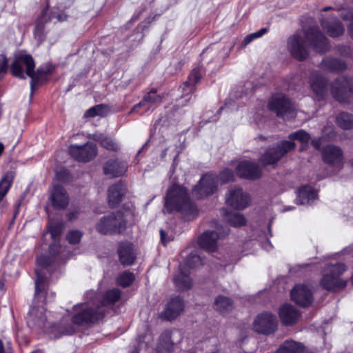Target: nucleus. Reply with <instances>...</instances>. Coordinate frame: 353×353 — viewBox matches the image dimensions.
I'll return each mask as SVG.
<instances>
[{
    "mask_svg": "<svg viewBox=\"0 0 353 353\" xmlns=\"http://www.w3.org/2000/svg\"><path fill=\"white\" fill-rule=\"evenodd\" d=\"M165 205L168 211L180 212L187 221L192 220L197 215V209L190 202L187 190L179 185H174L168 190Z\"/></svg>",
    "mask_w": 353,
    "mask_h": 353,
    "instance_id": "3",
    "label": "nucleus"
},
{
    "mask_svg": "<svg viewBox=\"0 0 353 353\" xmlns=\"http://www.w3.org/2000/svg\"><path fill=\"white\" fill-rule=\"evenodd\" d=\"M214 308L219 313L225 314L233 309V303L230 298L220 295L215 299Z\"/></svg>",
    "mask_w": 353,
    "mask_h": 353,
    "instance_id": "32",
    "label": "nucleus"
},
{
    "mask_svg": "<svg viewBox=\"0 0 353 353\" xmlns=\"http://www.w3.org/2000/svg\"><path fill=\"white\" fill-rule=\"evenodd\" d=\"M160 234L161 242L164 245L170 241H172L175 237V233L170 229L161 230L160 231Z\"/></svg>",
    "mask_w": 353,
    "mask_h": 353,
    "instance_id": "44",
    "label": "nucleus"
},
{
    "mask_svg": "<svg viewBox=\"0 0 353 353\" xmlns=\"http://www.w3.org/2000/svg\"><path fill=\"white\" fill-rule=\"evenodd\" d=\"M221 236L222 234L216 231H207L200 236L199 244L202 248L214 252L216 249V240Z\"/></svg>",
    "mask_w": 353,
    "mask_h": 353,
    "instance_id": "26",
    "label": "nucleus"
},
{
    "mask_svg": "<svg viewBox=\"0 0 353 353\" xmlns=\"http://www.w3.org/2000/svg\"><path fill=\"white\" fill-rule=\"evenodd\" d=\"M234 174L228 168L224 169L218 177L214 174H206L199 181L192 190L193 196L196 199H202L213 194L216 190L220 182L221 184L233 181Z\"/></svg>",
    "mask_w": 353,
    "mask_h": 353,
    "instance_id": "6",
    "label": "nucleus"
},
{
    "mask_svg": "<svg viewBox=\"0 0 353 353\" xmlns=\"http://www.w3.org/2000/svg\"><path fill=\"white\" fill-rule=\"evenodd\" d=\"M94 136L96 137L95 139L97 141H99L101 142V145L105 148L106 149L110 150H117V149H119V144L117 142L114 141L112 139L105 137L104 135L101 134L99 135L95 134Z\"/></svg>",
    "mask_w": 353,
    "mask_h": 353,
    "instance_id": "41",
    "label": "nucleus"
},
{
    "mask_svg": "<svg viewBox=\"0 0 353 353\" xmlns=\"http://www.w3.org/2000/svg\"><path fill=\"white\" fill-rule=\"evenodd\" d=\"M203 74L204 71L202 67L197 66L192 69L189 74L188 81L181 87L183 97L194 92L195 85L201 81Z\"/></svg>",
    "mask_w": 353,
    "mask_h": 353,
    "instance_id": "20",
    "label": "nucleus"
},
{
    "mask_svg": "<svg viewBox=\"0 0 353 353\" xmlns=\"http://www.w3.org/2000/svg\"><path fill=\"white\" fill-rule=\"evenodd\" d=\"M37 279L35 281V298L37 299L39 296L44 293L46 287V278L43 275V270L37 269L35 270Z\"/></svg>",
    "mask_w": 353,
    "mask_h": 353,
    "instance_id": "36",
    "label": "nucleus"
},
{
    "mask_svg": "<svg viewBox=\"0 0 353 353\" xmlns=\"http://www.w3.org/2000/svg\"><path fill=\"white\" fill-rule=\"evenodd\" d=\"M30 353H38V352L37 351H33V352H32Z\"/></svg>",
    "mask_w": 353,
    "mask_h": 353,
    "instance_id": "58",
    "label": "nucleus"
},
{
    "mask_svg": "<svg viewBox=\"0 0 353 353\" xmlns=\"http://www.w3.org/2000/svg\"><path fill=\"white\" fill-rule=\"evenodd\" d=\"M0 353H11V348L8 347L5 348L3 341L0 339Z\"/></svg>",
    "mask_w": 353,
    "mask_h": 353,
    "instance_id": "49",
    "label": "nucleus"
},
{
    "mask_svg": "<svg viewBox=\"0 0 353 353\" xmlns=\"http://www.w3.org/2000/svg\"><path fill=\"white\" fill-rule=\"evenodd\" d=\"M317 194L311 186H303L297 192L296 203L301 205L309 204L316 199Z\"/></svg>",
    "mask_w": 353,
    "mask_h": 353,
    "instance_id": "30",
    "label": "nucleus"
},
{
    "mask_svg": "<svg viewBox=\"0 0 353 353\" xmlns=\"http://www.w3.org/2000/svg\"><path fill=\"white\" fill-rule=\"evenodd\" d=\"M62 230L63 226L61 224H51L48 227V232L50 233V235L53 239H55L60 235Z\"/></svg>",
    "mask_w": 353,
    "mask_h": 353,
    "instance_id": "46",
    "label": "nucleus"
},
{
    "mask_svg": "<svg viewBox=\"0 0 353 353\" xmlns=\"http://www.w3.org/2000/svg\"><path fill=\"white\" fill-rule=\"evenodd\" d=\"M225 220L234 227H239L245 224V218L238 212H228L225 216Z\"/></svg>",
    "mask_w": 353,
    "mask_h": 353,
    "instance_id": "38",
    "label": "nucleus"
},
{
    "mask_svg": "<svg viewBox=\"0 0 353 353\" xmlns=\"http://www.w3.org/2000/svg\"><path fill=\"white\" fill-rule=\"evenodd\" d=\"M82 237V233L79 230H71L67 235V239L70 243H78Z\"/></svg>",
    "mask_w": 353,
    "mask_h": 353,
    "instance_id": "45",
    "label": "nucleus"
},
{
    "mask_svg": "<svg viewBox=\"0 0 353 353\" xmlns=\"http://www.w3.org/2000/svg\"><path fill=\"white\" fill-rule=\"evenodd\" d=\"M86 295L90 299L88 302L74 306L76 314L72 317V323L74 325L94 323L102 318L104 315L103 307L117 301L120 298L121 292L118 289L108 291L100 303L94 292H88Z\"/></svg>",
    "mask_w": 353,
    "mask_h": 353,
    "instance_id": "1",
    "label": "nucleus"
},
{
    "mask_svg": "<svg viewBox=\"0 0 353 353\" xmlns=\"http://www.w3.org/2000/svg\"><path fill=\"white\" fill-rule=\"evenodd\" d=\"M353 81L340 77L331 86V93L336 100L345 101L352 90Z\"/></svg>",
    "mask_w": 353,
    "mask_h": 353,
    "instance_id": "13",
    "label": "nucleus"
},
{
    "mask_svg": "<svg viewBox=\"0 0 353 353\" xmlns=\"http://www.w3.org/2000/svg\"><path fill=\"white\" fill-rule=\"evenodd\" d=\"M236 174L241 178L254 179L261 176V170L257 165L249 161H241L236 168Z\"/></svg>",
    "mask_w": 353,
    "mask_h": 353,
    "instance_id": "19",
    "label": "nucleus"
},
{
    "mask_svg": "<svg viewBox=\"0 0 353 353\" xmlns=\"http://www.w3.org/2000/svg\"><path fill=\"white\" fill-rule=\"evenodd\" d=\"M165 97L163 92L158 93L156 90H151L143 97L142 101L134 106L131 112H135L137 109L146 106L147 105H159Z\"/></svg>",
    "mask_w": 353,
    "mask_h": 353,
    "instance_id": "28",
    "label": "nucleus"
},
{
    "mask_svg": "<svg viewBox=\"0 0 353 353\" xmlns=\"http://www.w3.org/2000/svg\"><path fill=\"white\" fill-rule=\"evenodd\" d=\"M134 279L135 277L133 273L125 271L118 276L117 282L119 285L125 288L131 285L134 281Z\"/></svg>",
    "mask_w": 353,
    "mask_h": 353,
    "instance_id": "42",
    "label": "nucleus"
},
{
    "mask_svg": "<svg viewBox=\"0 0 353 353\" xmlns=\"http://www.w3.org/2000/svg\"><path fill=\"white\" fill-rule=\"evenodd\" d=\"M336 122L343 129L352 128L353 127V116L345 112L340 113L336 118Z\"/></svg>",
    "mask_w": 353,
    "mask_h": 353,
    "instance_id": "39",
    "label": "nucleus"
},
{
    "mask_svg": "<svg viewBox=\"0 0 353 353\" xmlns=\"http://www.w3.org/2000/svg\"><path fill=\"white\" fill-rule=\"evenodd\" d=\"M341 17L345 20H349L353 19V12H349L348 14H341Z\"/></svg>",
    "mask_w": 353,
    "mask_h": 353,
    "instance_id": "51",
    "label": "nucleus"
},
{
    "mask_svg": "<svg viewBox=\"0 0 353 353\" xmlns=\"http://www.w3.org/2000/svg\"><path fill=\"white\" fill-rule=\"evenodd\" d=\"M37 262L41 268H46L50 265L51 259L49 256L41 255L37 257Z\"/></svg>",
    "mask_w": 353,
    "mask_h": 353,
    "instance_id": "47",
    "label": "nucleus"
},
{
    "mask_svg": "<svg viewBox=\"0 0 353 353\" xmlns=\"http://www.w3.org/2000/svg\"><path fill=\"white\" fill-rule=\"evenodd\" d=\"M225 201L228 205L237 210H243L250 204V195L239 187L231 188L226 194Z\"/></svg>",
    "mask_w": 353,
    "mask_h": 353,
    "instance_id": "12",
    "label": "nucleus"
},
{
    "mask_svg": "<svg viewBox=\"0 0 353 353\" xmlns=\"http://www.w3.org/2000/svg\"><path fill=\"white\" fill-rule=\"evenodd\" d=\"M50 200L56 209H63L69 203V197L65 189L60 185H54L52 190Z\"/></svg>",
    "mask_w": 353,
    "mask_h": 353,
    "instance_id": "23",
    "label": "nucleus"
},
{
    "mask_svg": "<svg viewBox=\"0 0 353 353\" xmlns=\"http://www.w3.org/2000/svg\"><path fill=\"white\" fill-rule=\"evenodd\" d=\"M330 7H327V8H323V10H325H325H330Z\"/></svg>",
    "mask_w": 353,
    "mask_h": 353,
    "instance_id": "55",
    "label": "nucleus"
},
{
    "mask_svg": "<svg viewBox=\"0 0 353 353\" xmlns=\"http://www.w3.org/2000/svg\"><path fill=\"white\" fill-rule=\"evenodd\" d=\"M291 299L296 304L302 307L310 305L313 301V296L310 289L303 284L294 286L291 291Z\"/></svg>",
    "mask_w": 353,
    "mask_h": 353,
    "instance_id": "17",
    "label": "nucleus"
},
{
    "mask_svg": "<svg viewBox=\"0 0 353 353\" xmlns=\"http://www.w3.org/2000/svg\"><path fill=\"white\" fill-rule=\"evenodd\" d=\"M128 215L118 212L104 216L96 225V230L103 234L121 233L125 229Z\"/></svg>",
    "mask_w": 353,
    "mask_h": 353,
    "instance_id": "8",
    "label": "nucleus"
},
{
    "mask_svg": "<svg viewBox=\"0 0 353 353\" xmlns=\"http://www.w3.org/2000/svg\"><path fill=\"white\" fill-rule=\"evenodd\" d=\"M173 350V343L170 332L163 333L157 347L158 353H171Z\"/></svg>",
    "mask_w": 353,
    "mask_h": 353,
    "instance_id": "34",
    "label": "nucleus"
},
{
    "mask_svg": "<svg viewBox=\"0 0 353 353\" xmlns=\"http://www.w3.org/2000/svg\"><path fill=\"white\" fill-rule=\"evenodd\" d=\"M279 316L281 323L285 325L296 323L300 318L299 311L290 304H283L279 309Z\"/></svg>",
    "mask_w": 353,
    "mask_h": 353,
    "instance_id": "21",
    "label": "nucleus"
},
{
    "mask_svg": "<svg viewBox=\"0 0 353 353\" xmlns=\"http://www.w3.org/2000/svg\"><path fill=\"white\" fill-rule=\"evenodd\" d=\"M118 254L119 260L123 265H132L136 259L133 245L128 242H123L119 244Z\"/></svg>",
    "mask_w": 353,
    "mask_h": 353,
    "instance_id": "24",
    "label": "nucleus"
},
{
    "mask_svg": "<svg viewBox=\"0 0 353 353\" xmlns=\"http://www.w3.org/2000/svg\"><path fill=\"white\" fill-rule=\"evenodd\" d=\"M108 111L106 105L103 104L97 105L88 109L84 116L85 117H94L96 116H105Z\"/></svg>",
    "mask_w": 353,
    "mask_h": 353,
    "instance_id": "40",
    "label": "nucleus"
},
{
    "mask_svg": "<svg viewBox=\"0 0 353 353\" xmlns=\"http://www.w3.org/2000/svg\"><path fill=\"white\" fill-rule=\"evenodd\" d=\"M14 179V174L12 172H7L0 181V201L3 199L5 195L8 192L12 180Z\"/></svg>",
    "mask_w": 353,
    "mask_h": 353,
    "instance_id": "37",
    "label": "nucleus"
},
{
    "mask_svg": "<svg viewBox=\"0 0 353 353\" xmlns=\"http://www.w3.org/2000/svg\"><path fill=\"white\" fill-rule=\"evenodd\" d=\"M69 151L74 159L84 162L89 161L97 155L96 145L92 143H88L83 146L71 145Z\"/></svg>",
    "mask_w": 353,
    "mask_h": 353,
    "instance_id": "16",
    "label": "nucleus"
},
{
    "mask_svg": "<svg viewBox=\"0 0 353 353\" xmlns=\"http://www.w3.org/2000/svg\"><path fill=\"white\" fill-rule=\"evenodd\" d=\"M125 192L124 185L122 183H117L112 185L108 190V203L114 208L122 199Z\"/></svg>",
    "mask_w": 353,
    "mask_h": 353,
    "instance_id": "31",
    "label": "nucleus"
},
{
    "mask_svg": "<svg viewBox=\"0 0 353 353\" xmlns=\"http://www.w3.org/2000/svg\"><path fill=\"white\" fill-rule=\"evenodd\" d=\"M203 264V261L199 255L191 253L184 264L180 266L178 274L174 278V283L179 291H185L191 288L192 281L187 273L188 269H193Z\"/></svg>",
    "mask_w": 353,
    "mask_h": 353,
    "instance_id": "7",
    "label": "nucleus"
},
{
    "mask_svg": "<svg viewBox=\"0 0 353 353\" xmlns=\"http://www.w3.org/2000/svg\"><path fill=\"white\" fill-rule=\"evenodd\" d=\"M269 108L274 112L277 116L285 119H290L295 117L294 107L290 101L282 94L272 96L269 102Z\"/></svg>",
    "mask_w": 353,
    "mask_h": 353,
    "instance_id": "11",
    "label": "nucleus"
},
{
    "mask_svg": "<svg viewBox=\"0 0 353 353\" xmlns=\"http://www.w3.org/2000/svg\"><path fill=\"white\" fill-rule=\"evenodd\" d=\"M277 325L276 317L268 312L259 314L254 321V328L259 333L270 334L272 332Z\"/></svg>",
    "mask_w": 353,
    "mask_h": 353,
    "instance_id": "14",
    "label": "nucleus"
},
{
    "mask_svg": "<svg viewBox=\"0 0 353 353\" xmlns=\"http://www.w3.org/2000/svg\"><path fill=\"white\" fill-rule=\"evenodd\" d=\"M188 353H195V352L193 350H191V351L188 352Z\"/></svg>",
    "mask_w": 353,
    "mask_h": 353,
    "instance_id": "57",
    "label": "nucleus"
},
{
    "mask_svg": "<svg viewBox=\"0 0 353 353\" xmlns=\"http://www.w3.org/2000/svg\"><path fill=\"white\" fill-rule=\"evenodd\" d=\"M348 32L351 38L353 39V23L350 25V28H348Z\"/></svg>",
    "mask_w": 353,
    "mask_h": 353,
    "instance_id": "53",
    "label": "nucleus"
},
{
    "mask_svg": "<svg viewBox=\"0 0 353 353\" xmlns=\"http://www.w3.org/2000/svg\"><path fill=\"white\" fill-rule=\"evenodd\" d=\"M345 271L343 264H328L321 281L323 288L327 290H339L346 286L347 281L341 279L340 275Z\"/></svg>",
    "mask_w": 353,
    "mask_h": 353,
    "instance_id": "9",
    "label": "nucleus"
},
{
    "mask_svg": "<svg viewBox=\"0 0 353 353\" xmlns=\"http://www.w3.org/2000/svg\"><path fill=\"white\" fill-rule=\"evenodd\" d=\"M47 14V10H43L42 12L41 15L38 20V23L35 29L34 37L39 42H41L44 39V34L42 28V23L44 21L55 19L57 21L61 22L65 21L68 17L67 14H65L64 12H59L58 8L53 9V10L51 12L50 17H48Z\"/></svg>",
    "mask_w": 353,
    "mask_h": 353,
    "instance_id": "15",
    "label": "nucleus"
},
{
    "mask_svg": "<svg viewBox=\"0 0 353 353\" xmlns=\"http://www.w3.org/2000/svg\"><path fill=\"white\" fill-rule=\"evenodd\" d=\"M304 346L294 341H285L275 353H304Z\"/></svg>",
    "mask_w": 353,
    "mask_h": 353,
    "instance_id": "33",
    "label": "nucleus"
},
{
    "mask_svg": "<svg viewBox=\"0 0 353 353\" xmlns=\"http://www.w3.org/2000/svg\"><path fill=\"white\" fill-rule=\"evenodd\" d=\"M324 138L322 137V138H320V139H314L312 141V145H314V147L317 149V150H320V147H321V141Z\"/></svg>",
    "mask_w": 353,
    "mask_h": 353,
    "instance_id": "50",
    "label": "nucleus"
},
{
    "mask_svg": "<svg viewBox=\"0 0 353 353\" xmlns=\"http://www.w3.org/2000/svg\"><path fill=\"white\" fill-rule=\"evenodd\" d=\"M351 279H352V281L353 283V275L352 276Z\"/></svg>",
    "mask_w": 353,
    "mask_h": 353,
    "instance_id": "59",
    "label": "nucleus"
},
{
    "mask_svg": "<svg viewBox=\"0 0 353 353\" xmlns=\"http://www.w3.org/2000/svg\"><path fill=\"white\" fill-rule=\"evenodd\" d=\"M323 161L328 164L340 167L343 161L341 150L336 146L328 145L322 152Z\"/></svg>",
    "mask_w": 353,
    "mask_h": 353,
    "instance_id": "22",
    "label": "nucleus"
},
{
    "mask_svg": "<svg viewBox=\"0 0 353 353\" xmlns=\"http://www.w3.org/2000/svg\"><path fill=\"white\" fill-rule=\"evenodd\" d=\"M104 173L111 177L124 174L127 170L126 164L118 160L111 159L106 162L103 168Z\"/></svg>",
    "mask_w": 353,
    "mask_h": 353,
    "instance_id": "27",
    "label": "nucleus"
},
{
    "mask_svg": "<svg viewBox=\"0 0 353 353\" xmlns=\"http://www.w3.org/2000/svg\"><path fill=\"white\" fill-rule=\"evenodd\" d=\"M289 139L290 141H283L276 146L269 148L261 157V163L265 166L276 163L285 154L295 148L296 145L292 141L297 140L301 143V150H305L311 141L310 134L303 130L290 134Z\"/></svg>",
    "mask_w": 353,
    "mask_h": 353,
    "instance_id": "4",
    "label": "nucleus"
},
{
    "mask_svg": "<svg viewBox=\"0 0 353 353\" xmlns=\"http://www.w3.org/2000/svg\"><path fill=\"white\" fill-rule=\"evenodd\" d=\"M323 28L332 37H336L343 34L344 28L339 20L335 18H330L327 21H322Z\"/></svg>",
    "mask_w": 353,
    "mask_h": 353,
    "instance_id": "29",
    "label": "nucleus"
},
{
    "mask_svg": "<svg viewBox=\"0 0 353 353\" xmlns=\"http://www.w3.org/2000/svg\"><path fill=\"white\" fill-rule=\"evenodd\" d=\"M267 32L266 28H261L259 31L256 32H253L247 35L242 41L241 47L245 48L248 45H249L251 42H252L254 39L261 37Z\"/></svg>",
    "mask_w": 353,
    "mask_h": 353,
    "instance_id": "43",
    "label": "nucleus"
},
{
    "mask_svg": "<svg viewBox=\"0 0 353 353\" xmlns=\"http://www.w3.org/2000/svg\"><path fill=\"white\" fill-rule=\"evenodd\" d=\"M8 68V61L3 54H0V79L2 78Z\"/></svg>",
    "mask_w": 353,
    "mask_h": 353,
    "instance_id": "48",
    "label": "nucleus"
},
{
    "mask_svg": "<svg viewBox=\"0 0 353 353\" xmlns=\"http://www.w3.org/2000/svg\"><path fill=\"white\" fill-rule=\"evenodd\" d=\"M43 307L37 308L32 307L28 316L27 323L31 328L42 329L45 332L50 333L57 338L63 334H71L74 332L73 325L63 327L61 325H49L46 321V316L44 314Z\"/></svg>",
    "mask_w": 353,
    "mask_h": 353,
    "instance_id": "5",
    "label": "nucleus"
},
{
    "mask_svg": "<svg viewBox=\"0 0 353 353\" xmlns=\"http://www.w3.org/2000/svg\"><path fill=\"white\" fill-rule=\"evenodd\" d=\"M183 301L181 298L176 296L168 302L161 314V318L167 321L173 320L183 312Z\"/></svg>",
    "mask_w": 353,
    "mask_h": 353,
    "instance_id": "18",
    "label": "nucleus"
},
{
    "mask_svg": "<svg viewBox=\"0 0 353 353\" xmlns=\"http://www.w3.org/2000/svg\"><path fill=\"white\" fill-rule=\"evenodd\" d=\"M267 245H268L270 248L271 247V245L269 243V242H266Z\"/></svg>",
    "mask_w": 353,
    "mask_h": 353,
    "instance_id": "56",
    "label": "nucleus"
},
{
    "mask_svg": "<svg viewBox=\"0 0 353 353\" xmlns=\"http://www.w3.org/2000/svg\"><path fill=\"white\" fill-rule=\"evenodd\" d=\"M323 65L326 69L336 72L343 71L346 68V65L343 61L330 58L324 59L323 61Z\"/></svg>",
    "mask_w": 353,
    "mask_h": 353,
    "instance_id": "35",
    "label": "nucleus"
},
{
    "mask_svg": "<svg viewBox=\"0 0 353 353\" xmlns=\"http://www.w3.org/2000/svg\"><path fill=\"white\" fill-rule=\"evenodd\" d=\"M329 139H332L335 137V133L332 128H330V132L327 134Z\"/></svg>",
    "mask_w": 353,
    "mask_h": 353,
    "instance_id": "52",
    "label": "nucleus"
},
{
    "mask_svg": "<svg viewBox=\"0 0 353 353\" xmlns=\"http://www.w3.org/2000/svg\"><path fill=\"white\" fill-rule=\"evenodd\" d=\"M352 250H353V245L349 246L348 248H345L343 252L345 253H350Z\"/></svg>",
    "mask_w": 353,
    "mask_h": 353,
    "instance_id": "54",
    "label": "nucleus"
},
{
    "mask_svg": "<svg viewBox=\"0 0 353 353\" xmlns=\"http://www.w3.org/2000/svg\"><path fill=\"white\" fill-rule=\"evenodd\" d=\"M34 69V62L30 54L21 52L16 54L14 61L11 65L12 72L15 77L20 79H25V71L26 74L32 79V88L37 81Z\"/></svg>",
    "mask_w": 353,
    "mask_h": 353,
    "instance_id": "10",
    "label": "nucleus"
},
{
    "mask_svg": "<svg viewBox=\"0 0 353 353\" xmlns=\"http://www.w3.org/2000/svg\"><path fill=\"white\" fill-rule=\"evenodd\" d=\"M309 41L311 46L316 52H323L330 48L325 37L319 30L311 29L303 35L295 34L290 37L288 40V50L296 59H305L309 54L307 46Z\"/></svg>",
    "mask_w": 353,
    "mask_h": 353,
    "instance_id": "2",
    "label": "nucleus"
},
{
    "mask_svg": "<svg viewBox=\"0 0 353 353\" xmlns=\"http://www.w3.org/2000/svg\"><path fill=\"white\" fill-rule=\"evenodd\" d=\"M310 81L314 97L318 100L323 99L327 92L325 79L319 73L314 72L312 74Z\"/></svg>",
    "mask_w": 353,
    "mask_h": 353,
    "instance_id": "25",
    "label": "nucleus"
}]
</instances>
